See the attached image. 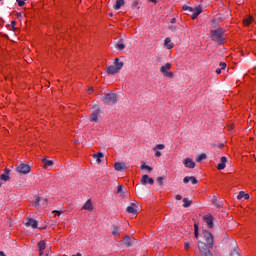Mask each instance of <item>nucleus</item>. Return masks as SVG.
<instances>
[{"instance_id":"2","label":"nucleus","mask_w":256,"mask_h":256,"mask_svg":"<svg viewBox=\"0 0 256 256\" xmlns=\"http://www.w3.org/2000/svg\"><path fill=\"white\" fill-rule=\"evenodd\" d=\"M225 35V30L223 28H218L216 30L210 31V37L215 43H218V45H223L225 43V38L223 37Z\"/></svg>"},{"instance_id":"43","label":"nucleus","mask_w":256,"mask_h":256,"mask_svg":"<svg viewBox=\"0 0 256 256\" xmlns=\"http://www.w3.org/2000/svg\"><path fill=\"white\" fill-rule=\"evenodd\" d=\"M216 74H217V75H221V69H220V68H217V69H216Z\"/></svg>"},{"instance_id":"13","label":"nucleus","mask_w":256,"mask_h":256,"mask_svg":"<svg viewBox=\"0 0 256 256\" xmlns=\"http://www.w3.org/2000/svg\"><path fill=\"white\" fill-rule=\"evenodd\" d=\"M37 220L30 218L28 219L27 223H26V227H32V229H37Z\"/></svg>"},{"instance_id":"5","label":"nucleus","mask_w":256,"mask_h":256,"mask_svg":"<svg viewBox=\"0 0 256 256\" xmlns=\"http://www.w3.org/2000/svg\"><path fill=\"white\" fill-rule=\"evenodd\" d=\"M182 9H183V11H189L190 13H192L191 17L193 20L197 19V17H199V15H201V13H203V8H201V6L192 8L187 5H184L182 7Z\"/></svg>"},{"instance_id":"40","label":"nucleus","mask_w":256,"mask_h":256,"mask_svg":"<svg viewBox=\"0 0 256 256\" xmlns=\"http://www.w3.org/2000/svg\"><path fill=\"white\" fill-rule=\"evenodd\" d=\"M189 247H190L189 242H185V243H184V249H185L186 251H189Z\"/></svg>"},{"instance_id":"19","label":"nucleus","mask_w":256,"mask_h":256,"mask_svg":"<svg viewBox=\"0 0 256 256\" xmlns=\"http://www.w3.org/2000/svg\"><path fill=\"white\" fill-rule=\"evenodd\" d=\"M42 163L44 165V169H47L48 167H53V160H48L47 158H43Z\"/></svg>"},{"instance_id":"35","label":"nucleus","mask_w":256,"mask_h":256,"mask_svg":"<svg viewBox=\"0 0 256 256\" xmlns=\"http://www.w3.org/2000/svg\"><path fill=\"white\" fill-rule=\"evenodd\" d=\"M194 228H195L194 235H195V238L197 239V237H199V226L195 224Z\"/></svg>"},{"instance_id":"48","label":"nucleus","mask_w":256,"mask_h":256,"mask_svg":"<svg viewBox=\"0 0 256 256\" xmlns=\"http://www.w3.org/2000/svg\"><path fill=\"white\" fill-rule=\"evenodd\" d=\"M151 3H157V0H150Z\"/></svg>"},{"instance_id":"33","label":"nucleus","mask_w":256,"mask_h":256,"mask_svg":"<svg viewBox=\"0 0 256 256\" xmlns=\"http://www.w3.org/2000/svg\"><path fill=\"white\" fill-rule=\"evenodd\" d=\"M230 256H241V254L239 253V249H234L231 251Z\"/></svg>"},{"instance_id":"53","label":"nucleus","mask_w":256,"mask_h":256,"mask_svg":"<svg viewBox=\"0 0 256 256\" xmlns=\"http://www.w3.org/2000/svg\"><path fill=\"white\" fill-rule=\"evenodd\" d=\"M219 147H220V148L223 147V144H221Z\"/></svg>"},{"instance_id":"15","label":"nucleus","mask_w":256,"mask_h":256,"mask_svg":"<svg viewBox=\"0 0 256 256\" xmlns=\"http://www.w3.org/2000/svg\"><path fill=\"white\" fill-rule=\"evenodd\" d=\"M93 159H96V162L98 164L101 163V159H103V157H105V155L103 154V152H97L95 154L92 155Z\"/></svg>"},{"instance_id":"32","label":"nucleus","mask_w":256,"mask_h":256,"mask_svg":"<svg viewBox=\"0 0 256 256\" xmlns=\"http://www.w3.org/2000/svg\"><path fill=\"white\" fill-rule=\"evenodd\" d=\"M39 203H41V197L37 196L33 203L34 207H39Z\"/></svg>"},{"instance_id":"29","label":"nucleus","mask_w":256,"mask_h":256,"mask_svg":"<svg viewBox=\"0 0 256 256\" xmlns=\"http://www.w3.org/2000/svg\"><path fill=\"white\" fill-rule=\"evenodd\" d=\"M183 207H185V208H187V207H191V203H192V201L191 200H189L188 198H184L183 199Z\"/></svg>"},{"instance_id":"31","label":"nucleus","mask_w":256,"mask_h":256,"mask_svg":"<svg viewBox=\"0 0 256 256\" xmlns=\"http://www.w3.org/2000/svg\"><path fill=\"white\" fill-rule=\"evenodd\" d=\"M116 49H119V51H123L125 49V44L122 42L115 44Z\"/></svg>"},{"instance_id":"42","label":"nucleus","mask_w":256,"mask_h":256,"mask_svg":"<svg viewBox=\"0 0 256 256\" xmlns=\"http://www.w3.org/2000/svg\"><path fill=\"white\" fill-rule=\"evenodd\" d=\"M155 157H161V152L160 151H155Z\"/></svg>"},{"instance_id":"18","label":"nucleus","mask_w":256,"mask_h":256,"mask_svg":"<svg viewBox=\"0 0 256 256\" xmlns=\"http://www.w3.org/2000/svg\"><path fill=\"white\" fill-rule=\"evenodd\" d=\"M46 247L47 246H46L45 240H42L38 243V249H39L40 256L43 255V251H45Z\"/></svg>"},{"instance_id":"16","label":"nucleus","mask_w":256,"mask_h":256,"mask_svg":"<svg viewBox=\"0 0 256 256\" xmlns=\"http://www.w3.org/2000/svg\"><path fill=\"white\" fill-rule=\"evenodd\" d=\"M11 170L9 169H5L4 173L0 175V179L1 181H9L10 177H9V173Z\"/></svg>"},{"instance_id":"10","label":"nucleus","mask_w":256,"mask_h":256,"mask_svg":"<svg viewBox=\"0 0 256 256\" xmlns=\"http://www.w3.org/2000/svg\"><path fill=\"white\" fill-rule=\"evenodd\" d=\"M226 164H227V157L222 156L220 158V163H218V165H217L218 171H223V169H225V167H226Z\"/></svg>"},{"instance_id":"30","label":"nucleus","mask_w":256,"mask_h":256,"mask_svg":"<svg viewBox=\"0 0 256 256\" xmlns=\"http://www.w3.org/2000/svg\"><path fill=\"white\" fill-rule=\"evenodd\" d=\"M165 149V146L163 144H157L154 148L153 151H161Z\"/></svg>"},{"instance_id":"7","label":"nucleus","mask_w":256,"mask_h":256,"mask_svg":"<svg viewBox=\"0 0 256 256\" xmlns=\"http://www.w3.org/2000/svg\"><path fill=\"white\" fill-rule=\"evenodd\" d=\"M17 173H22L23 175H27L28 173H31V166L22 163L16 168Z\"/></svg>"},{"instance_id":"21","label":"nucleus","mask_w":256,"mask_h":256,"mask_svg":"<svg viewBox=\"0 0 256 256\" xmlns=\"http://www.w3.org/2000/svg\"><path fill=\"white\" fill-rule=\"evenodd\" d=\"M114 169L116 171H123V169H125V163H121V162H116L114 164Z\"/></svg>"},{"instance_id":"45","label":"nucleus","mask_w":256,"mask_h":256,"mask_svg":"<svg viewBox=\"0 0 256 256\" xmlns=\"http://www.w3.org/2000/svg\"><path fill=\"white\" fill-rule=\"evenodd\" d=\"M88 93H89V94L93 93V88H89V89H88Z\"/></svg>"},{"instance_id":"27","label":"nucleus","mask_w":256,"mask_h":256,"mask_svg":"<svg viewBox=\"0 0 256 256\" xmlns=\"http://www.w3.org/2000/svg\"><path fill=\"white\" fill-rule=\"evenodd\" d=\"M243 23H244V25H245L246 27L249 26L250 23H253V17H251V16L246 17V18L244 19Z\"/></svg>"},{"instance_id":"3","label":"nucleus","mask_w":256,"mask_h":256,"mask_svg":"<svg viewBox=\"0 0 256 256\" xmlns=\"http://www.w3.org/2000/svg\"><path fill=\"white\" fill-rule=\"evenodd\" d=\"M123 62L119 61V58H115L114 60V65H111L107 68V73L108 75H115L117 73H119L120 69H123Z\"/></svg>"},{"instance_id":"47","label":"nucleus","mask_w":256,"mask_h":256,"mask_svg":"<svg viewBox=\"0 0 256 256\" xmlns=\"http://www.w3.org/2000/svg\"><path fill=\"white\" fill-rule=\"evenodd\" d=\"M0 256H5V252L0 251Z\"/></svg>"},{"instance_id":"26","label":"nucleus","mask_w":256,"mask_h":256,"mask_svg":"<svg viewBox=\"0 0 256 256\" xmlns=\"http://www.w3.org/2000/svg\"><path fill=\"white\" fill-rule=\"evenodd\" d=\"M237 199L241 200V199H249V194L241 191L238 196H237Z\"/></svg>"},{"instance_id":"38","label":"nucleus","mask_w":256,"mask_h":256,"mask_svg":"<svg viewBox=\"0 0 256 256\" xmlns=\"http://www.w3.org/2000/svg\"><path fill=\"white\" fill-rule=\"evenodd\" d=\"M227 68V64L225 63V62H221L220 63V69H221V71H223L224 69H226Z\"/></svg>"},{"instance_id":"22","label":"nucleus","mask_w":256,"mask_h":256,"mask_svg":"<svg viewBox=\"0 0 256 256\" xmlns=\"http://www.w3.org/2000/svg\"><path fill=\"white\" fill-rule=\"evenodd\" d=\"M82 209H85L86 211H93V204L91 203V200H87Z\"/></svg>"},{"instance_id":"4","label":"nucleus","mask_w":256,"mask_h":256,"mask_svg":"<svg viewBox=\"0 0 256 256\" xmlns=\"http://www.w3.org/2000/svg\"><path fill=\"white\" fill-rule=\"evenodd\" d=\"M104 105H115L117 103V94L110 92L104 95L101 99Z\"/></svg>"},{"instance_id":"11","label":"nucleus","mask_w":256,"mask_h":256,"mask_svg":"<svg viewBox=\"0 0 256 256\" xmlns=\"http://www.w3.org/2000/svg\"><path fill=\"white\" fill-rule=\"evenodd\" d=\"M90 121H92L93 123H97V121H99V109H96L92 112L90 116Z\"/></svg>"},{"instance_id":"41","label":"nucleus","mask_w":256,"mask_h":256,"mask_svg":"<svg viewBox=\"0 0 256 256\" xmlns=\"http://www.w3.org/2000/svg\"><path fill=\"white\" fill-rule=\"evenodd\" d=\"M175 199H176V201H181V199H183V197L178 194V195H176Z\"/></svg>"},{"instance_id":"12","label":"nucleus","mask_w":256,"mask_h":256,"mask_svg":"<svg viewBox=\"0 0 256 256\" xmlns=\"http://www.w3.org/2000/svg\"><path fill=\"white\" fill-rule=\"evenodd\" d=\"M126 211L127 213H131L132 215H137V204H131V206L127 207Z\"/></svg>"},{"instance_id":"50","label":"nucleus","mask_w":256,"mask_h":256,"mask_svg":"<svg viewBox=\"0 0 256 256\" xmlns=\"http://www.w3.org/2000/svg\"><path fill=\"white\" fill-rule=\"evenodd\" d=\"M175 21H176V19H175V18H173L171 22H172V23H175Z\"/></svg>"},{"instance_id":"1","label":"nucleus","mask_w":256,"mask_h":256,"mask_svg":"<svg viewBox=\"0 0 256 256\" xmlns=\"http://www.w3.org/2000/svg\"><path fill=\"white\" fill-rule=\"evenodd\" d=\"M203 236L207 244L201 241L198 242L200 256H213V253H211V249H213V234L207 230H204Z\"/></svg>"},{"instance_id":"49","label":"nucleus","mask_w":256,"mask_h":256,"mask_svg":"<svg viewBox=\"0 0 256 256\" xmlns=\"http://www.w3.org/2000/svg\"><path fill=\"white\" fill-rule=\"evenodd\" d=\"M72 256H81V253H77L76 255H72Z\"/></svg>"},{"instance_id":"9","label":"nucleus","mask_w":256,"mask_h":256,"mask_svg":"<svg viewBox=\"0 0 256 256\" xmlns=\"http://www.w3.org/2000/svg\"><path fill=\"white\" fill-rule=\"evenodd\" d=\"M183 164L185 165V167H187L188 169H195V162L193 161V159L191 158H185L183 160Z\"/></svg>"},{"instance_id":"8","label":"nucleus","mask_w":256,"mask_h":256,"mask_svg":"<svg viewBox=\"0 0 256 256\" xmlns=\"http://www.w3.org/2000/svg\"><path fill=\"white\" fill-rule=\"evenodd\" d=\"M141 185H153V183H155V180H153V178L149 177V175L145 174L142 176L141 180H140Z\"/></svg>"},{"instance_id":"17","label":"nucleus","mask_w":256,"mask_h":256,"mask_svg":"<svg viewBox=\"0 0 256 256\" xmlns=\"http://www.w3.org/2000/svg\"><path fill=\"white\" fill-rule=\"evenodd\" d=\"M205 223H207L209 229H213V216H205Z\"/></svg>"},{"instance_id":"39","label":"nucleus","mask_w":256,"mask_h":256,"mask_svg":"<svg viewBox=\"0 0 256 256\" xmlns=\"http://www.w3.org/2000/svg\"><path fill=\"white\" fill-rule=\"evenodd\" d=\"M156 181H157L158 185H163V177H158L156 179Z\"/></svg>"},{"instance_id":"23","label":"nucleus","mask_w":256,"mask_h":256,"mask_svg":"<svg viewBox=\"0 0 256 256\" xmlns=\"http://www.w3.org/2000/svg\"><path fill=\"white\" fill-rule=\"evenodd\" d=\"M164 45L168 49H173V42H171V38H166L164 41Z\"/></svg>"},{"instance_id":"37","label":"nucleus","mask_w":256,"mask_h":256,"mask_svg":"<svg viewBox=\"0 0 256 256\" xmlns=\"http://www.w3.org/2000/svg\"><path fill=\"white\" fill-rule=\"evenodd\" d=\"M17 1V3H18V6L19 7H23V5H25V1L26 0H16Z\"/></svg>"},{"instance_id":"46","label":"nucleus","mask_w":256,"mask_h":256,"mask_svg":"<svg viewBox=\"0 0 256 256\" xmlns=\"http://www.w3.org/2000/svg\"><path fill=\"white\" fill-rule=\"evenodd\" d=\"M53 213H57V215H61L60 211H53Z\"/></svg>"},{"instance_id":"52","label":"nucleus","mask_w":256,"mask_h":256,"mask_svg":"<svg viewBox=\"0 0 256 256\" xmlns=\"http://www.w3.org/2000/svg\"><path fill=\"white\" fill-rule=\"evenodd\" d=\"M12 25H15V21L12 22Z\"/></svg>"},{"instance_id":"28","label":"nucleus","mask_w":256,"mask_h":256,"mask_svg":"<svg viewBox=\"0 0 256 256\" xmlns=\"http://www.w3.org/2000/svg\"><path fill=\"white\" fill-rule=\"evenodd\" d=\"M207 159V154H200L197 158L196 161L197 163H201L203 160Z\"/></svg>"},{"instance_id":"25","label":"nucleus","mask_w":256,"mask_h":256,"mask_svg":"<svg viewBox=\"0 0 256 256\" xmlns=\"http://www.w3.org/2000/svg\"><path fill=\"white\" fill-rule=\"evenodd\" d=\"M123 243L126 247H131V245H132L131 237L126 235L123 240Z\"/></svg>"},{"instance_id":"24","label":"nucleus","mask_w":256,"mask_h":256,"mask_svg":"<svg viewBox=\"0 0 256 256\" xmlns=\"http://www.w3.org/2000/svg\"><path fill=\"white\" fill-rule=\"evenodd\" d=\"M112 235L113 237H121V234H119V227L112 226Z\"/></svg>"},{"instance_id":"20","label":"nucleus","mask_w":256,"mask_h":256,"mask_svg":"<svg viewBox=\"0 0 256 256\" xmlns=\"http://www.w3.org/2000/svg\"><path fill=\"white\" fill-rule=\"evenodd\" d=\"M123 5H125V0H116V3L114 5V9L116 11H119V9H121V7H123Z\"/></svg>"},{"instance_id":"6","label":"nucleus","mask_w":256,"mask_h":256,"mask_svg":"<svg viewBox=\"0 0 256 256\" xmlns=\"http://www.w3.org/2000/svg\"><path fill=\"white\" fill-rule=\"evenodd\" d=\"M171 69V63H166L164 66H161L160 72L163 74L164 77H169L170 79H173V72H170Z\"/></svg>"},{"instance_id":"36","label":"nucleus","mask_w":256,"mask_h":256,"mask_svg":"<svg viewBox=\"0 0 256 256\" xmlns=\"http://www.w3.org/2000/svg\"><path fill=\"white\" fill-rule=\"evenodd\" d=\"M118 195L119 194H123V186L122 185H119L118 187H117V192H116Z\"/></svg>"},{"instance_id":"51","label":"nucleus","mask_w":256,"mask_h":256,"mask_svg":"<svg viewBox=\"0 0 256 256\" xmlns=\"http://www.w3.org/2000/svg\"><path fill=\"white\" fill-rule=\"evenodd\" d=\"M171 31H175V28L174 27H170Z\"/></svg>"},{"instance_id":"34","label":"nucleus","mask_w":256,"mask_h":256,"mask_svg":"<svg viewBox=\"0 0 256 256\" xmlns=\"http://www.w3.org/2000/svg\"><path fill=\"white\" fill-rule=\"evenodd\" d=\"M141 169H147V171H153V168L146 165L145 162L142 163Z\"/></svg>"},{"instance_id":"14","label":"nucleus","mask_w":256,"mask_h":256,"mask_svg":"<svg viewBox=\"0 0 256 256\" xmlns=\"http://www.w3.org/2000/svg\"><path fill=\"white\" fill-rule=\"evenodd\" d=\"M189 181L192 183V185H197V178H195L193 176H186L183 179V183H189Z\"/></svg>"},{"instance_id":"44","label":"nucleus","mask_w":256,"mask_h":256,"mask_svg":"<svg viewBox=\"0 0 256 256\" xmlns=\"http://www.w3.org/2000/svg\"><path fill=\"white\" fill-rule=\"evenodd\" d=\"M217 21H223L220 16H216Z\"/></svg>"}]
</instances>
